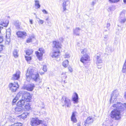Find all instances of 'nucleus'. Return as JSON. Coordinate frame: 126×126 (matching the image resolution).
Returning <instances> with one entry per match:
<instances>
[{"mask_svg": "<svg viewBox=\"0 0 126 126\" xmlns=\"http://www.w3.org/2000/svg\"><path fill=\"white\" fill-rule=\"evenodd\" d=\"M25 100L23 99L22 98V99L19 101L17 103V105L18 106H22L24 105L26 102Z\"/></svg>", "mask_w": 126, "mask_h": 126, "instance_id": "4be33fe9", "label": "nucleus"}, {"mask_svg": "<svg viewBox=\"0 0 126 126\" xmlns=\"http://www.w3.org/2000/svg\"><path fill=\"white\" fill-rule=\"evenodd\" d=\"M95 57L96 59V63L98 65L102 63V59L100 55H95Z\"/></svg>", "mask_w": 126, "mask_h": 126, "instance_id": "f8f14e48", "label": "nucleus"}, {"mask_svg": "<svg viewBox=\"0 0 126 126\" xmlns=\"http://www.w3.org/2000/svg\"><path fill=\"white\" fill-rule=\"evenodd\" d=\"M69 70L71 72L72 71V69L71 67H69L68 68Z\"/></svg>", "mask_w": 126, "mask_h": 126, "instance_id": "6e6d98bb", "label": "nucleus"}, {"mask_svg": "<svg viewBox=\"0 0 126 126\" xmlns=\"http://www.w3.org/2000/svg\"><path fill=\"white\" fill-rule=\"evenodd\" d=\"M23 99L27 102H30L32 98V96L30 93L25 92L24 94L23 93Z\"/></svg>", "mask_w": 126, "mask_h": 126, "instance_id": "423d86ee", "label": "nucleus"}, {"mask_svg": "<svg viewBox=\"0 0 126 126\" xmlns=\"http://www.w3.org/2000/svg\"><path fill=\"white\" fill-rule=\"evenodd\" d=\"M2 46L0 45V52L2 51Z\"/></svg>", "mask_w": 126, "mask_h": 126, "instance_id": "5fc2aeb1", "label": "nucleus"}, {"mask_svg": "<svg viewBox=\"0 0 126 126\" xmlns=\"http://www.w3.org/2000/svg\"><path fill=\"white\" fill-rule=\"evenodd\" d=\"M61 77L62 79H65L67 77L66 75L65 72H63L61 74Z\"/></svg>", "mask_w": 126, "mask_h": 126, "instance_id": "4c0bfd02", "label": "nucleus"}, {"mask_svg": "<svg viewBox=\"0 0 126 126\" xmlns=\"http://www.w3.org/2000/svg\"><path fill=\"white\" fill-rule=\"evenodd\" d=\"M120 1V0H109V1L111 3H117Z\"/></svg>", "mask_w": 126, "mask_h": 126, "instance_id": "58836bf2", "label": "nucleus"}, {"mask_svg": "<svg viewBox=\"0 0 126 126\" xmlns=\"http://www.w3.org/2000/svg\"><path fill=\"white\" fill-rule=\"evenodd\" d=\"M68 64V61L67 60L64 61L63 63V66L65 67H67Z\"/></svg>", "mask_w": 126, "mask_h": 126, "instance_id": "72a5a7b5", "label": "nucleus"}, {"mask_svg": "<svg viewBox=\"0 0 126 126\" xmlns=\"http://www.w3.org/2000/svg\"><path fill=\"white\" fill-rule=\"evenodd\" d=\"M21 108V107H17L15 108V112L17 114L21 113L22 111Z\"/></svg>", "mask_w": 126, "mask_h": 126, "instance_id": "6ab92c4d", "label": "nucleus"}, {"mask_svg": "<svg viewBox=\"0 0 126 126\" xmlns=\"http://www.w3.org/2000/svg\"><path fill=\"white\" fill-rule=\"evenodd\" d=\"M43 70L45 72L47 71V67L46 65H44L43 66Z\"/></svg>", "mask_w": 126, "mask_h": 126, "instance_id": "a18cd8bd", "label": "nucleus"}, {"mask_svg": "<svg viewBox=\"0 0 126 126\" xmlns=\"http://www.w3.org/2000/svg\"><path fill=\"white\" fill-rule=\"evenodd\" d=\"M60 54V51L59 49H57L56 50L54 51L51 55L52 57L53 58L57 57Z\"/></svg>", "mask_w": 126, "mask_h": 126, "instance_id": "dca6fc26", "label": "nucleus"}, {"mask_svg": "<svg viewBox=\"0 0 126 126\" xmlns=\"http://www.w3.org/2000/svg\"><path fill=\"white\" fill-rule=\"evenodd\" d=\"M10 29H8L7 30V32H10Z\"/></svg>", "mask_w": 126, "mask_h": 126, "instance_id": "13d9d810", "label": "nucleus"}, {"mask_svg": "<svg viewBox=\"0 0 126 126\" xmlns=\"http://www.w3.org/2000/svg\"><path fill=\"white\" fill-rule=\"evenodd\" d=\"M62 102L64 104L63 106H65L67 107H69L71 105L70 100L69 98L65 95H63L62 96Z\"/></svg>", "mask_w": 126, "mask_h": 126, "instance_id": "39448f33", "label": "nucleus"}, {"mask_svg": "<svg viewBox=\"0 0 126 126\" xmlns=\"http://www.w3.org/2000/svg\"><path fill=\"white\" fill-rule=\"evenodd\" d=\"M42 11L43 13L45 14H48V12L45 9H43L42 10Z\"/></svg>", "mask_w": 126, "mask_h": 126, "instance_id": "3c124183", "label": "nucleus"}, {"mask_svg": "<svg viewBox=\"0 0 126 126\" xmlns=\"http://www.w3.org/2000/svg\"><path fill=\"white\" fill-rule=\"evenodd\" d=\"M18 95H17L15 98L14 99L13 101V103H15L16 102L17 100L18 99Z\"/></svg>", "mask_w": 126, "mask_h": 126, "instance_id": "37998d69", "label": "nucleus"}, {"mask_svg": "<svg viewBox=\"0 0 126 126\" xmlns=\"http://www.w3.org/2000/svg\"><path fill=\"white\" fill-rule=\"evenodd\" d=\"M41 108L42 109H44L45 108V107H44V106H41Z\"/></svg>", "mask_w": 126, "mask_h": 126, "instance_id": "680f3d73", "label": "nucleus"}, {"mask_svg": "<svg viewBox=\"0 0 126 126\" xmlns=\"http://www.w3.org/2000/svg\"><path fill=\"white\" fill-rule=\"evenodd\" d=\"M8 120L11 122H13L15 121V119L13 117H10L9 118Z\"/></svg>", "mask_w": 126, "mask_h": 126, "instance_id": "a19ab883", "label": "nucleus"}, {"mask_svg": "<svg viewBox=\"0 0 126 126\" xmlns=\"http://www.w3.org/2000/svg\"><path fill=\"white\" fill-rule=\"evenodd\" d=\"M32 52L33 50L32 49L28 50L26 52V54L29 56L32 54Z\"/></svg>", "mask_w": 126, "mask_h": 126, "instance_id": "e433bc0d", "label": "nucleus"}, {"mask_svg": "<svg viewBox=\"0 0 126 126\" xmlns=\"http://www.w3.org/2000/svg\"><path fill=\"white\" fill-rule=\"evenodd\" d=\"M110 23H108L107 24V28L109 30L110 29Z\"/></svg>", "mask_w": 126, "mask_h": 126, "instance_id": "8fccbe9b", "label": "nucleus"}, {"mask_svg": "<svg viewBox=\"0 0 126 126\" xmlns=\"http://www.w3.org/2000/svg\"><path fill=\"white\" fill-rule=\"evenodd\" d=\"M13 24L16 26V28L18 29L19 28V26L20 25V23L18 20H14L13 23Z\"/></svg>", "mask_w": 126, "mask_h": 126, "instance_id": "a211bd4d", "label": "nucleus"}, {"mask_svg": "<svg viewBox=\"0 0 126 126\" xmlns=\"http://www.w3.org/2000/svg\"><path fill=\"white\" fill-rule=\"evenodd\" d=\"M9 23V21L8 20H7L5 21H4L2 23L0 24V25L2 26L6 27L7 26Z\"/></svg>", "mask_w": 126, "mask_h": 126, "instance_id": "a878e982", "label": "nucleus"}, {"mask_svg": "<svg viewBox=\"0 0 126 126\" xmlns=\"http://www.w3.org/2000/svg\"><path fill=\"white\" fill-rule=\"evenodd\" d=\"M97 68L99 69L101 68V66H99V65H98V66L97 67Z\"/></svg>", "mask_w": 126, "mask_h": 126, "instance_id": "bf43d9fd", "label": "nucleus"}, {"mask_svg": "<svg viewBox=\"0 0 126 126\" xmlns=\"http://www.w3.org/2000/svg\"><path fill=\"white\" fill-rule=\"evenodd\" d=\"M80 30V29L79 28H77L75 29H74L73 32L77 35H79V32Z\"/></svg>", "mask_w": 126, "mask_h": 126, "instance_id": "b1692460", "label": "nucleus"}, {"mask_svg": "<svg viewBox=\"0 0 126 126\" xmlns=\"http://www.w3.org/2000/svg\"><path fill=\"white\" fill-rule=\"evenodd\" d=\"M27 80L29 81L30 78L32 79L34 81H36L39 79V75L34 68L30 67L28 68L26 74Z\"/></svg>", "mask_w": 126, "mask_h": 126, "instance_id": "f03ea898", "label": "nucleus"}, {"mask_svg": "<svg viewBox=\"0 0 126 126\" xmlns=\"http://www.w3.org/2000/svg\"><path fill=\"white\" fill-rule=\"evenodd\" d=\"M35 36L34 35H32L29 36L27 40V42L28 43H30L32 42V39L34 38Z\"/></svg>", "mask_w": 126, "mask_h": 126, "instance_id": "c85d7f7f", "label": "nucleus"}, {"mask_svg": "<svg viewBox=\"0 0 126 126\" xmlns=\"http://www.w3.org/2000/svg\"><path fill=\"white\" fill-rule=\"evenodd\" d=\"M10 41V37L8 36V37L6 38V41H5V44L6 45L9 44V43Z\"/></svg>", "mask_w": 126, "mask_h": 126, "instance_id": "c9c22d12", "label": "nucleus"}, {"mask_svg": "<svg viewBox=\"0 0 126 126\" xmlns=\"http://www.w3.org/2000/svg\"><path fill=\"white\" fill-rule=\"evenodd\" d=\"M81 56L80 60L84 64L88 63L90 60L89 56L87 54V50L86 49H83L81 51Z\"/></svg>", "mask_w": 126, "mask_h": 126, "instance_id": "7ed1b4c3", "label": "nucleus"}, {"mask_svg": "<svg viewBox=\"0 0 126 126\" xmlns=\"http://www.w3.org/2000/svg\"><path fill=\"white\" fill-rule=\"evenodd\" d=\"M115 9L116 7L115 6H111L109 8L108 10L109 11H111L114 10Z\"/></svg>", "mask_w": 126, "mask_h": 126, "instance_id": "f704fd0d", "label": "nucleus"}, {"mask_svg": "<svg viewBox=\"0 0 126 126\" xmlns=\"http://www.w3.org/2000/svg\"><path fill=\"white\" fill-rule=\"evenodd\" d=\"M80 126V124L79 123L78 124L77 126Z\"/></svg>", "mask_w": 126, "mask_h": 126, "instance_id": "69168bd1", "label": "nucleus"}, {"mask_svg": "<svg viewBox=\"0 0 126 126\" xmlns=\"http://www.w3.org/2000/svg\"><path fill=\"white\" fill-rule=\"evenodd\" d=\"M12 125V126H22V124L20 123H17Z\"/></svg>", "mask_w": 126, "mask_h": 126, "instance_id": "ea45409f", "label": "nucleus"}, {"mask_svg": "<svg viewBox=\"0 0 126 126\" xmlns=\"http://www.w3.org/2000/svg\"><path fill=\"white\" fill-rule=\"evenodd\" d=\"M119 20L120 23L123 24L126 21V17H119Z\"/></svg>", "mask_w": 126, "mask_h": 126, "instance_id": "bb28decb", "label": "nucleus"}, {"mask_svg": "<svg viewBox=\"0 0 126 126\" xmlns=\"http://www.w3.org/2000/svg\"><path fill=\"white\" fill-rule=\"evenodd\" d=\"M78 94L76 93H74L73 97H72V100L74 102V103H77L78 102Z\"/></svg>", "mask_w": 126, "mask_h": 126, "instance_id": "2eb2a0df", "label": "nucleus"}, {"mask_svg": "<svg viewBox=\"0 0 126 126\" xmlns=\"http://www.w3.org/2000/svg\"><path fill=\"white\" fill-rule=\"evenodd\" d=\"M116 100L117 97L114 96H111L110 100V101L111 103H114L116 101Z\"/></svg>", "mask_w": 126, "mask_h": 126, "instance_id": "7c9ffc66", "label": "nucleus"}, {"mask_svg": "<svg viewBox=\"0 0 126 126\" xmlns=\"http://www.w3.org/2000/svg\"><path fill=\"white\" fill-rule=\"evenodd\" d=\"M126 12L125 10H123L120 13V16L119 17H125V14Z\"/></svg>", "mask_w": 126, "mask_h": 126, "instance_id": "393cba45", "label": "nucleus"}, {"mask_svg": "<svg viewBox=\"0 0 126 126\" xmlns=\"http://www.w3.org/2000/svg\"><path fill=\"white\" fill-rule=\"evenodd\" d=\"M109 38L108 35H105L104 37L103 40L104 41H106Z\"/></svg>", "mask_w": 126, "mask_h": 126, "instance_id": "c03bdc74", "label": "nucleus"}, {"mask_svg": "<svg viewBox=\"0 0 126 126\" xmlns=\"http://www.w3.org/2000/svg\"><path fill=\"white\" fill-rule=\"evenodd\" d=\"M10 35L11 34L10 32H6V38H7V37H8V36H9V37H10Z\"/></svg>", "mask_w": 126, "mask_h": 126, "instance_id": "de8ad7c7", "label": "nucleus"}, {"mask_svg": "<svg viewBox=\"0 0 126 126\" xmlns=\"http://www.w3.org/2000/svg\"><path fill=\"white\" fill-rule=\"evenodd\" d=\"M39 51L40 52L38 51L35 52V54L39 60H41L42 59V56L43 54L45 52V50L43 48H39Z\"/></svg>", "mask_w": 126, "mask_h": 126, "instance_id": "0eeeda50", "label": "nucleus"}, {"mask_svg": "<svg viewBox=\"0 0 126 126\" xmlns=\"http://www.w3.org/2000/svg\"><path fill=\"white\" fill-rule=\"evenodd\" d=\"M118 95V91L115 90L113 91V94H111V96H114L115 97H117Z\"/></svg>", "mask_w": 126, "mask_h": 126, "instance_id": "473e14b6", "label": "nucleus"}, {"mask_svg": "<svg viewBox=\"0 0 126 126\" xmlns=\"http://www.w3.org/2000/svg\"><path fill=\"white\" fill-rule=\"evenodd\" d=\"M53 44L54 48H57V49L61 48L62 45L61 44L59 43L58 41H53Z\"/></svg>", "mask_w": 126, "mask_h": 126, "instance_id": "ddd939ff", "label": "nucleus"}, {"mask_svg": "<svg viewBox=\"0 0 126 126\" xmlns=\"http://www.w3.org/2000/svg\"><path fill=\"white\" fill-rule=\"evenodd\" d=\"M41 104L42 105H44V103L43 102H42L41 103Z\"/></svg>", "mask_w": 126, "mask_h": 126, "instance_id": "e2e57ef3", "label": "nucleus"}, {"mask_svg": "<svg viewBox=\"0 0 126 126\" xmlns=\"http://www.w3.org/2000/svg\"><path fill=\"white\" fill-rule=\"evenodd\" d=\"M36 18H38H38H38L36 16Z\"/></svg>", "mask_w": 126, "mask_h": 126, "instance_id": "774afa93", "label": "nucleus"}, {"mask_svg": "<svg viewBox=\"0 0 126 126\" xmlns=\"http://www.w3.org/2000/svg\"><path fill=\"white\" fill-rule=\"evenodd\" d=\"M20 72L19 71H17L16 73L14 74L12 78L13 80H17L19 79L20 77Z\"/></svg>", "mask_w": 126, "mask_h": 126, "instance_id": "9b49d317", "label": "nucleus"}, {"mask_svg": "<svg viewBox=\"0 0 126 126\" xmlns=\"http://www.w3.org/2000/svg\"><path fill=\"white\" fill-rule=\"evenodd\" d=\"M77 113V112L76 111L73 112L71 117V120L74 123H76L77 122V120L75 117V115Z\"/></svg>", "mask_w": 126, "mask_h": 126, "instance_id": "f3484780", "label": "nucleus"}, {"mask_svg": "<svg viewBox=\"0 0 126 126\" xmlns=\"http://www.w3.org/2000/svg\"><path fill=\"white\" fill-rule=\"evenodd\" d=\"M18 51L17 49H14L13 51V56L16 58L18 57Z\"/></svg>", "mask_w": 126, "mask_h": 126, "instance_id": "cd10ccee", "label": "nucleus"}, {"mask_svg": "<svg viewBox=\"0 0 126 126\" xmlns=\"http://www.w3.org/2000/svg\"><path fill=\"white\" fill-rule=\"evenodd\" d=\"M29 113L26 112L22 114L21 115V117L23 119H25L26 117L29 116Z\"/></svg>", "mask_w": 126, "mask_h": 126, "instance_id": "c756f323", "label": "nucleus"}, {"mask_svg": "<svg viewBox=\"0 0 126 126\" xmlns=\"http://www.w3.org/2000/svg\"><path fill=\"white\" fill-rule=\"evenodd\" d=\"M41 124L44 126H47L44 121L40 120L38 118H32L31 119V125L32 126H37Z\"/></svg>", "mask_w": 126, "mask_h": 126, "instance_id": "20e7f679", "label": "nucleus"}, {"mask_svg": "<svg viewBox=\"0 0 126 126\" xmlns=\"http://www.w3.org/2000/svg\"><path fill=\"white\" fill-rule=\"evenodd\" d=\"M63 81H64V83H65L66 82H65V80H64Z\"/></svg>", "mask_w": 126, "mask_h": 126, "instance_id": "338daca9", "label": "nucleus"}, {"mask_svg": "<svg viewBox=\"0 0 126 126\" xmlns=\"http://www.w3.org/2000/svg\"><path fill=\"white\" fill-rule=\"evenodd\" d=\"M38 19H39V21H38V23L39 24H42L44 23V21L43 20H41L39 18H38Z\"/></svg>", "mask_w": 126, "mask_h": 126, "instance_id": "49530a36", "label": "nucleus"}, {"mask_svg": "<svg viewBox=\"0 0 126 126\" xmlns=\"http://www.w3.org/2000/svg\"><path fill=\"white\" fill-rule=\"evenodd\" d=\"M34 86L33 84L32 83L29 84L26 88L27 90L32 91L33 90Z\"/></svg>", "mask_w": 126, "mask_h": 126, "instance_id": "412c9836", "label": "nucleus"}, {"mask_svg": "<svg viewBox=\"0 0 126 126\" xmlns=\"http://www.w3.org/2000/svg\"><path fill=\"white\" fill-rule=\"evenodd\" d=\"M112 51V48L110 46L107 47L106 49V52H108V53H111Z\"/></svg>", "mask_w": 126, "mask_h": 126, "instance_id": "2f4dec72", "label": "nucleus"}, {"mask_svg": "<svg viewBox=\"0 0 126 126\" xmlns=\"http://www.w3.org/2000/svg\"><path fill=\"white\" fill-rule=\"evenodd\" d=\"M123 2L125 4H126V0H123Z\"/></svg>", "mask_w": 126, "mask_h": 126, "instance_id": "052dcab7", "label": "nucleus"}, {"mask_svg": "<svg viewBox=\"0 0 126 126\" xmlns=\"http://www.w3.org/2000/svg\"><path fill=\"white\" fill-rule=\"evenodd\" d=\"M70 4V0H64L62 5L63 12L66 10V7L69 5Z\"/></svg>", "mask_w": 126, "mask_h": 126, "instance_id": "1a4fd4ad", "label": "nucleus"}, {"mask_svg": "<svg viewBox=\"0 0 126 126\" xmlns=\"http://www.w3.org/2000/svg\"><path fill=\"white\" fill-rule=\"evenodd\" d=\"M112 106L114 109L111 111L110 116L111 118L118 120L121 118V112L124 110L123 105L119 102L114 104Z\"/></svg>", "mask_w": 126, "mask_h": 126, "instance_id": "f257e3e1", "label": "nucleus"}, {"mask_svg": "<svg viewBox=\"0 0 126 126\" xmlns=\"http://www.w3.org/2000/svg\"><path fill=\"white\" fill-rule=\"evenodd\" d=\"M16 34L18 37L22 38L27 35V34L25 32L21 31H18L16 32Z\"/></svg>", "mask_w": 126, "mask_h": 126, "instance_id": "9d476101", "label": "nucleus"}, {"mask_svg": "<svg viewBox=\"0 0 126 126\" xmlns=\"http://www.w3.org/2000/svg\"><path fill=\"white\" fill-rule=\"evenodd\" d=\"M104 30L105 31H107L106 29H105V28H104Z\"/></svg>", "mask_w": 126, "mask_h": 126, "instance_id": "0e129e2a", "label": "nucleus"}, {"mask_svg": "<svg viewBox=\"0 0 126 126\" xmlns=\"http://www.w3.org/2000/svg\"><path fill=\"white\" fill-rule=\"evenodd\" d=\"M24 107L25 109L27 110H29L31 109V105L29 102H26Z\"/></svg>", "mask_w": 126, "mask_h": 126, "instance_id": "5701e85b", "label": "nucleus"}, {"mask_svg": "<svg viewBox=\"0 0 126 126\" xmlns=\"http://www.w3.org/2000/svg\"><path fill=\"white\" fill-rule=\"evenodd\" d=\"M30 22L31 24H33V22L32 21V19H30Z\"/></svg>", "mask_w": 126, "mask_h": 126, "instance_id": "4d7b16f0", "label": "nucleus"}, {"mask_svg": "<svg viewBox=\"0 0 126 126\" xmlns=\"http://www.w3.org/2000/svg\"><path fill=\"white\" fill-rule=\"evenodd\" d=\"M93 119L90 116L88 117L85 122L84 125L86 126V124H91L93 122Z\"/></svg>", "mask_w": 126, "mask_h": 126, "instance_id": "4468645a", "label": "nucleus"}, {"mask_svg": "<svg viewBox=\"0 0 126 126\" xmlns=\"http://www.w3.org/2000/svg\"><path fill=\"white\" fill-rule=\"evenodd\" d=\"M34 2V6L35 8L36 9H38L40 8L41 5L40 4L39 1L38 0H35Z\"/></svg>", "mask_w": 126, "mask_h": 126, "instance_id": "aec40b11", "label": "nucleus"}, {"mask_svg": "<svg viewBox=\"0 0 126 126\" xmlns=\"http://www.w3.org/2000/svg\"><path fill=\"white\" fill-rule=\"evenodd\" d=\"M95 3H96L95 1H93L91 3V5L93 6H94V4H95Z\"/></svg>", "mask_w": 126, "mask_h": 126, "instance_id": "864d4df0", "label": "nucleus"}, {"mask_svg": "<svg viewBox=\"0 0 126 126\" xmlns=\"http://www.w3.org/2000/svg\"><path fill=\"white\" fill-rule=\"evenodd\" d=\"M3 41V36L0 35V43H1Z\"/></svg>", "mask_w": 126, "mask_h": 126, "instance_id": "603ef678", "label": "nucleus"}, {"mask_svg": "<svg viewBox=\"0 0 126 126\" xmlns=\"http://www.w3.org/2000/svg\"><path fill=\"white\" fill-rule=\"evenodd\" d=\"M9 87L12 91L15 92L19 87V86L17 82L15 83H11L9 85Z\"/></svg>", "mask_w": 126, "mask_h": 126, "instance_id": "6e6552de", "label": "nucleus"}, {"mask_svg": "<svg viewBox=\"0 0 126 126\" xmlns=\"http://www.w3.org/2000/svg\"><path fill=\"white\" fill-rule=\"evenodd\" d=\"M25 57L26 61L28 62H30V61L32 59L31 57L25 56Z\"/></svg>", "mask_w": 126, "mask_h": 126, "instance_id": "79ce46f5", "label": "nucleus"}, {"mask_svg": "<svg viewBox=\"0 0 126 126\" xmlns=\"http://www.w3.org/2000/svg\"><path fill=\"white\" fill-rule=\"evenodd\" d=\"M70 57V56L69 53H66L65 56L64 57L65 58H69Z\"/></svg>", "mask_w": 126, "mask_h": 126, "instance_id": "09e8293b", "label": "nucleus"}]
</instances>
